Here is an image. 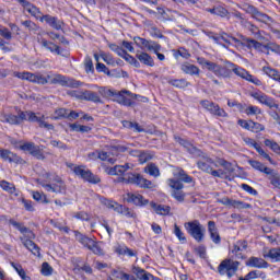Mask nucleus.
<instances>
[{"mask_svg": "<svg viewBox=\"0 0 280 280\" xmlns=\"http://www.w3.org/2000/svg\"><path fill=\"white\" fill-rule=\"evenodd\" d=\"M136 58L141 62V65H145V67H154V58L150 56L148 52L137 51Z\"/></svg>", "mask_w": 280, "mask_h": 280, "instance_id": "nucleus-29", "label": "nucleus"}, {"mask_svg": "<svg viewBox=\"0 0 280 280\" xmlns=\"http://www.w3.org/2000/svg\"><path fill=\"white\" fill-rule=\"evenodd\" d=\"M264 130H266V127L264 125L250 120V127H249L250 132L257 133V132H264Z\"/></svg>", "mask_w": 280, "mask_h": 280, "instance_id": "nucleus-54", "label": "nucleus"}, {"mask_svg": "<svg viewBox=\"0 0 280 280\" xmlns=\"http://www.w3.org/2000/svg\"><path fill=\"white\" fill-rule=\"evenodd\" d=\"M267 51H273L275 54H280V46L275 43H269L265 45Z\"/></svg>", "mask_w": 280, "mask_h": 280, "instance_id": "nucleus-64", "label": "nucleus"}, {"mask_svg": "<svg viewBox=\"0 0 280 280\" xmlns=\"http://www.w3.org/2000/svg\"><path fill=\"white\" fill-rule=\"evenodd\" d=\"M173 233L177 237V240L179 242H182V244H186L187 243V237L185 236V232H183V230H180V226H178V224L174 225Z\"/></svg>", "mask_w": 280, "mask_h": 280, "instance_id": "nucleus-49", "label": "nucleus"}, {"mask_svg": "<svg viewBox=\"0 0 280 280\" xmlns=\"http://www.w3.org/2000/svg\"><path fill=\"white\" fill-rule=\"evenodd\" d=\"M150 207L158 215H170V211H172L170 206L159 205L154 201L150 203Z\"/></svg>", "mask_w": 280, "mask_h": 280, "instance_id": "nucleus-31", "label": "nucleus"}, {"mask_svg": "<svg viewBox=\"0 0 280 280\" xmlns=\"http://www.w3.org/2000/svg\"><path fill=\"white\" fill-rule=\"evenodd\" d=\"M21 5L24 7V10L28 12L31 16H34L35 19L39 20L43 19V13L40 12V9H38L36 5L32 4L27 0H18Z\"/></svg>", "mask_w": 280, "mask_h": 280, "instance_id": "nucleus-19", "label": "nucleus"}, {"mask_svg": "<svg viewBox=\"0 0 280 280\" xmlns=\"http://www.w3.org/2000/svg\"><path fill=\"white\" fill-rule=\"evenodd\" d=\"M74 235H75L77 242H80V244H82V246H84L85 248H90L94 242L92 238H90L89 236L78 231H74Z\"/></svg>", "mask_w": 280, "mask_h": 280, "instance_id": "nucleus-40", "label": "nucleus"}, {"mask_svg": "<svg viewBox=\"0 0 280 280\" xmlns=\"http://www.w3.org/2000/svg\"><path fill=\"white\" fill-rule=\"evenodd\" d=\"M20 241L22 242L23 246L27 248L33 255H36L37 257H40V247L37 246L34 241L27 240L25 237H20Z\"/></svg>", "mask_w": 280, "mask_h": 280, "instance_id": "nucleus-28", "label": "nucleus"}, {"mask_svg": "<svg viewBox=\"0 0 280 280\" xmlns=\"http://www.w3.org/2000/svg\"><path fill=\"white\" fill-rule=\"evenodd\" d=\"M14 78H19L20 80H27L28 82H33V84H48L49 80L43 77L42 74H36L32 72H13Z\"/></svg>", "mask_w": 280, "mask_h": 280, "instance_id": "nucleus-11", "label": "nucleus"}, {"mask_svg": "<svg viewBox=\"0 0 280 280\" xmlns=\"http://www.w3.org/2000/svg\"><path fill=\"white\" fill-rule=\"evenodd\" d=\"M243 23H244L243 27H245V30H248V32H250V34H253V36H254V38H256V40H266V37L261 33V30H259V27H257V25L253 24L249 21H243Z\"/></svg>", "mask_w": 280, "mask_h": 280, "instance_id": "nucleus-23", "label": "nucleus"}, {"mask_svg": "<svg viewBox=\"0 0 280 280\" xmlns=\"http://www.w3.org/2000/svg\"><path fill=\"white\" fill-rule=\"evenodd\" d=\"M221 40L225 43L223 47H226V48H229L230 45H242V40L226 34L225 32L221 33Z\"/></svg>", "mask_w": 280, "mask_h": 280, "instance_id": "nucleus-37", "label": "nucleus"}, {"mask_svg": "<svg viewBox=\"0 0 280 280\" xmlns=\"http://www.w3.org/2000/svg\"><path fill=\"white\" fill-rule=\"evenodd\" d=\"M250 96L256 100V102H259V104H264L265 106H268V108H279V104L275 102V98L266 95V93L261 91L252 92Z\"/></svg>", "mask_w": 280, "mask_h": 280, "instance_id": "nucleus-14", "label": "nucleus"}, {"mask_svg": "<svg viewBox=\"0 0 280 280\" xmlns=\"http://www.w3.org/2000/svg\"><path fill=\"white\" fill-rule=\"evenodd\" d=\"M43 187L46 189V191H52L54 194H62V191L67 189L62 177L58 175L54 176L51 184H44Z\"/></svg>", "mask_w": 280, "mask_h": 280, "instance_id": "nucleus-13", "label": "nucleus"}, {"mask_svg": "<svg viewBox=\"0 0 280 280\" xmlns=\"http://www.w3.org/2000/svg\"><path fill=\"white\" fill-rule=\"evenodd\" d=\"M88 248H89V250H92V253L94 255H104V249H102L100 244H97V242H95V241L92 242V244Z\"/></svg>", "mask_w": 280, "mask_h": 280, "instance_id": "nucleus-57", "label": "nucleus"}, {"mask_svg": "<svg viewBox=\"0 0 280 280\" xmlns=\"http://www.w3.org/2000/svg\"><path fill=\"white\" fill-rule=\"evenodd\" d=\"M237 270H240V261L233 260L231 258L223 259L217 268L219 275H221V277L225 276L228 279L235 277Z\"/></svg>", "mask_w": 280, "mask_h": 280, "instance_id": "nucleus-7", "label": "nucleus"}, {"mask_svg": "<svg viewBox=\"0 0 280 280\" xmlns=\"http://www.w3.org/2000/svg\"><path fill=\"white\" fill-rule=\"evenodd\" d=\"M22 25L26 27V30H30V32H38V25L31 20L23 21Z\"/></svg>", "mask_w": 280, "mask_h": 280, "instance_id": "nucleus-59", "label": "nucleus"}, {"mask_svg": "<svg viewBox=\"0 0 280 280\" xmlns=\"http://www.w3.org/2000/svg\"><path fill=\"white\" fill-rule=\"evenodd\" d=\"M69 128L72 130V132H91V127L84 126V125H78V124H70Z\"/></svg>", "mask_w": 280, "mask_h": 280, "instance_id": "nucleus-47", "label": "nucleus"}, {"mask_svg": "<svg viewBox=\"0 0 280 280\" xmlns=\"http://www.w3.org/2000/svg\"><path fill=\"white\" fill-rule=\"evenodd\" d=\"M73 218H75L77 220H82L83 222H89V220H91V214L85 211H80L74 213Z\"/></svg>", "mask_w": 280, "mask_h": 280, "instance_id": "nucleus-58", "label": "nucleus"}, {"mask_svg": "<svg viewBox=\"0 0 280 280\" xmlns=\"http://www.w3.org/2000/svg\"><path fill=\"white\" fill-rule=\"evenodd\" d=\"M38 43L44 47L45 49H48V51H51V54H57V56H60V46L54 44L52 42H49L45 38L38 39Z\"/></svg>", "mask_w": 280, "mask_h": 280, "instance_id": "nucleus-32", "label": "nucleus"}, {"mask_svg": "<svg viewBox=\"0 0 280 280\" xmlns=\"http://www.w3.org/2000/svg\"><path fill=\"white\" fill-rule=\"evenodd\" d=\"M208 233L213 244H217V245L222 244V237L220 236V232L218 231V226L215 225L214 221L208 222Z\"/></svg>", "mask_w": 280, "mask_h": 280, "instance_id": "nucleus-22", "label": "nucleus"}, {"mask_svg": "<svg viewBox=\"0 0 280 280\" xmlns=\"http://www.w3.org/2000/svg\"><path fill=\"white\" fill-rule=\"evenodd\" d=\"M167 82L175 89H187L189 86V82L185 79H170Z\"/></svg>", "mask_w": 280, "mask_h": 280, "instance_id": "nucleus-45", "label": "nucleus"}, {"mask_svg": "<svg viewBox=\"0 0 280 280\" xmlns=\"http://www.w3.org/2000/svg\"><path fill=\"white\" fill-rule=\"evenodd\" d=\"M5 122L11 124L12 126H19L23 124V121H32L37 122L39 128H45L46 130H54V125L45 121V115H36L34 112H23L21 109L18 110V115L9 114L4 116Z\"/></svg>", "mask_w": 280, "mask_h": 280, "instance_id": "nucleus-2", "label": "nucleus"}, {"mask_svg": "<svg viewBox=\"0 0 280 280\" xmlns=\"http://www.w3.org/2000/svg\"><path fill=\"white\" fill-rule=\"evenodd\" d=\"M185 230L187 231L188 235L195 240L198 244L201 242H205V235L207 233V229L205 225L200 223L198 220H192L189 222H186L184 224Z\"/></svg>", "mask_w": 280, "mask_h": 280, "instance_id": "nucleus-6", "label": "nucleus"}, {"mask_svg": "<svg viewBox=\"0 0 280 280\" xmlns=\"http://www.w3.org/2000/svg\"><path fill=\"white\" fill-rule=\"evenodd\" d=\"M75 176H79V178H82L83 180H86L88 183H93L94 185H97V183H101L102 179H100L98 176L94 175L91 170L86 168L84 165H79L74 168Z\"/></svg>", "mask_w": 280, "mask_h": 280, "instance_id": "nucleus-10", "label": "nucleus"}, {"mask_svg": "<svg viewBox=\"0 0 280 280\" xmlns=\"http://www.w3.org/2000/svg\"><path fill=\"white\" fill-rule=\"evenodd\" d=\"M125 200L131 202L132 205H136V207H145V205L150 202L148 199L143 198V195L137 192H127L125 195Z\"/></svg>", "mask_w": 280, "mask_h": 280, "instance_id": "nucleus-18", "label": "nucleus"}, {"mask_svg": "<svg viewBox=\"0 0 280 280\" xmlns=\"http://www.w3.org/2000/svg\"><path fill=\"white\" fill-rule=\"evenodd\" d=\"M0 159L8 161L9 163H14L19 161V156L8 149H0Z\"/></svg>", "mask_w": 280, "mask_h": 280, "instance_id": "nucleus-39", "label": "nucleus"}, {"mask_svg": "<svg viewBox=\"0 0 280 280\" xmlns=\"http://www.w3.org/2000/svg\"><path fill=\"white\" fill-rule=\"evenodd\" d=\"M267 176L269 177V180L271 183V185H273V187H277L278 189H280V177L277 173H275V171H272L271 174H267Z\"/></svg>", "mask_w": 280, "mask_h": 280, "instance_id": "nucleus-55", "label": "nucleus"}, {"mask_svg": "<svg viewBox=\"0 0 280 280\" xmlns=\"http://www.w3.org/2000/svg\"><path fill=\"white\" fill-rule=\"evenodd\" d=\"M9 224H11L12 226H14V229H16L18 231H20V233H22L23 236L20 237H25V240H36V234H34V232L27 228H25V225H23V223L21 222H16L14 220H10Z\"/></svg>", "mask_w": 280, "mask_h": 280, "instance_id": "nucleus-17", "label": "nucleus"}, {"mask_svg": "<svg viewBox=\"0 0 280 280\" xmlns=\"http://www.w3.org/2000/svg\"><path fill=\"white\" fill-rule=\"evenodd\" d=\"M264 143H265L266 148H270V150H272V152H275L276 154L279 153L280 145H279V143H277V141L270 140V139H265Z\"/></svg>", "mask_w": 280, "mask_h": 280, "instance_id": "nucleus-52", "label": "nucleus"}, {"mask_svg": "<svg viewBox=\"0 0 280 280\" xmlns=\"http://www.w3.org/2000/svg\"><path fill=\"white\" fill-rule=\"evenodd\" d=\"M247 14H250L255 21H258L259 23H272V18H270L268 14L260 12L257 8L254 5H248L246 10Z\"/></svg>", "mask_w": 280, "mask_h": 280, "instance_id": "nucleus-15", "label": "nucleus"}, {"mask_svg": "<svg viewBox=\"0 0 280 280\" xmlns=\"http://www.w3.org/2000/svg\"><path fill=\"white\" fill-rule=\"evenodd\" d=\"M128 170H130V164L116 165L114 167L107 168L106 172L109 176H121V174H126Z\"/></svg>", "mask_w": 280, "mask_h": 280, "instance_id": "nucleus-30", "label": "nucleus"}, {"mask_svg": "<svg viewBox=\"0 0 280 280\" xmlns=\"http://www.w3.org/2000/svg\"><path fill=\"white\" fill-rule=\"evenodd\" d=\"M65 86H68L69 89H80V86H84V83L82 81H78L75 79H71L69 77H66Z\"/></svg>", "mask_w": 280, "mask_h": 280, "instance_id": "nucleus-48", "label": "nucleus"}, {"mask_svg": "<svg viewBox=\"0 0 280 280\" xmlns=\"http://www.w3.org/2000/svg\"><path fill=\"white\" fill-rule=\"evenodd\" d=\"M122 180L125 183H130L131 185H138V187H142L143 189H152L154 184L139 174L128 173L124 176Z\"/></svg>", "mask_w": 280, "mask_h": 280, "instance_id": "nucleus-9", "label": "nucleus"}, {"mask_svg": "<svg viewBox=\"0 0 280 280\" xmlns=\"http://www.w3.org/2000/svg\"><path fill=\"white\" fill-rule=\"evenodd\" d=\"M176 143H179L189 154H192V156H201V159L197 162V166L201 172H206V174H211L214 167H218V160L213 161L211 158L203 155L202 151L198 148H196L194 144H191L189 141L180 138L175 137Z\"/></svg>", "mask_w": 280, "mask_h": 280, "instance_id": "nucleus-3", "label": "nucleus"}, {"mask_svg": "<svg viewBox=\"0 0 280 280\" xmlns=\"http://www.w3.org/2000/svg\"><path fill=\"white\" fill-rule=\"evenodd\" d=\"M154 159V154L149 151H140V155L138 158L139 163H148V161H152Z\"/></svg>", "mask_w": 280, "mask_h": 280, "instance_id": "nucleus-50", "label": "nucleus"}, {"mask_svg": "<svg viewBox=\"0 0 280 280\" xmlns=\"http://www.w3.org/2000/svg\"><path fill=\"white\" fill-rule=\"evenodd\" d=\"M144 49L153 51V54H158V51H161V45L154 40H148Z\"/></svg>", "mask_w": 280, "mask_h": 280, "instance_id": "nucleus-51", "label": "nucleus"}, {"mask_svg": "<svg viewBox=\"0 0 280 280\" xmlns=\"http://www.w3.org/2000/svg\"><path fill=\"white\" fill-rule=\"evenodd\" d=\"M241 45L245 46L247 49H255L256 51H265L266 49V45L253 38H243Z\"/></svg>", "mask_w": 280, "mask_h": 280, "instance_id": "nucleus-24", "label": "nucleus"}, {"mask_svg": "<svg viewBox=\"0 0 280 280\" xmlns=\"http://www.w3.org/2000/svg\"><path fill=\"white\" fill-rule=\"evenodd\" d=\"M248 248V243L246 241H238L233 246L232 255L236 257V259H244V250Z\"/></svg>", "mask_w": 280, "mask_h": 280, "instance_id": "nucleus-25", "label": "nucleus"}, {"mask_svg": "<svg viewBox=\"0 0 280 280\" xmlns=\"http://www.w3.org/2000/svg\"><path fill=\"white\" fill-rule=\"evenodd\" d=\"M88 159L90 161H97L100 159L101 161H107V163H110L112 165L115 164V161H117L115 158H110V154L107 152H100V151H94L88 154Z\"/></svg>", "mask_w": 280, "mask_h": 280, "instance_id": "nucleus-21", "label": "nucleus"}, {"mask_svg": "<svg viewBox=\"0 0 280 280\" xmlns=\"http://www.w3.org/2000/svg\"><path fill=\"white\" fill-rule=\"evenodd\" d=\"M20 241L22 242L23 246L27 248L33 255H36L37 257H40V247L37 246L34 241L27 240L25 237H20Z\"/></svg>", "mask_w": 280, "mask_h": 280, "instance_id": "nucleus-27", "label": "nucleus"}, {"mask_svg": "<svg viewBox=\"0 0 280 280\" xmlns=\"http://www.w3.org/2000/svg\"><path fill=\"white\" fill-rule=\"evenodd\" d=\"M67 95H69L70 97H75V100H83L84 98V91L69 90L67 92Z\"/></svg>", "mask_w": 280, "mask_h": 280, "instance_id": "nucleus-60", "label": "nucleus"}, {"mask_svg": "<svg viewBox=\"0 0 280 280\" xmlns=\"http://www.w3.org/2000/svg\"><path fill=\"white\" fill-rule=\"evenodd\" d=\"M200 105L202 108L208 110L211 115H214L215 117H229V114L224 110V108H221L220 105L211 102V101H201Z\"/></svg>", "mask_w": 280, "mask_h": 280, "instance_id": "nucleus-12", "label": "nucleus"}, {"mask_svg": "<svg viewBox=\"0 0 280 280\" xmlns=\"http://www.w3.org/2000/svg\"><path fill=\"white\" fill-rule=\"evenodd\" d=\"M262 257L271 259V261H280V248H271L266 254L264 253Z\"/></svg>", "mask_w": 280, "mask_h": 280, "instance_id": "nucleus-46", "label": "nucleus"}, {"mask_svg": "<svg viewBox=\"0 0 280 280\" xmlns=\"http://www.w3.org/2000/svg\"><path fill=\"white\" fill-rule=\"evenodd\" d=\"M246 266L249 268H268L270 265L264 258L252 256L246 261Z\"/></svg>", "mask_w": 280, "mask_h": 280, "instance_id": "nucleus-26", "label": "nucleus"}, {"mask_svg": "<svg viewBox=\"0 0 280 280\" xmlns=\"http://www.w3.org/2000/svg\"><path fill=\"white\" fill-rule=\"evenodd\" d=\"M173 176L174 178L167 179V185L173 189L172 196L177 200L178 202H183L185 200V184H191L194 183V177L189 176L185 170L180 167H174L173 168Z\"/></svg>", "mask_w": 280, "mask_h": 280, "instance_id": "nucleus-1", "label": "nucleus"}, {"mask_svg": "<svg viewBox=\"0 0 280 280\" xmlns=\"http://www.w3.org/2000/svg\"><path fill=\"white\" fill-rule=\"evenodd\" d=\"M0 187L3 189V191H7V194H10L11 196H19L16 192V186L5 179L0 180Z\"/></svg>", "mask_w": 280, "mask_h": 280, "instance_id": "nucleus-38", "label": "nucleus"}, {"mask_svg": "<svg viewBox=\"0 0 280 280\" xmlns=\"http://www.w3.org/2000/svg\"><path fill=\"white\" fill-rule=\"evenodd\" d=\"M180 69L187 75H200V68L194 66L192 63L184 62L182 63Z\"/></svg>", "mask_w": 280, "mask_h": 280, "instance_id": "nucleus-34", "label": "nucleus"}, {"mask_svg": "<svg viewBox=\"0 0 280 280\" xmlns=\"http://www.w3.org/2000/svg\"><path fill=\"white\" fill-rule=\"evenodd\" d=\"M198 65L202 67V69H207L208 71H212L217 78H231V63L226 62L225 66H220L213 61H209L202 57L197 58Z\"/></svg>", "mask_w": 280, "mask_h": 280, "instance_id": "nucleus-5", "label": "nucleus"}, {"mask_svg": "<svg viewBox=\"0 0 280 280\" xmlns=\"http://www.w3.org/2000/svg\"><path fill=\"white\" fill-rule=\"evenodd\" d=\"M39 21L40 23H47V25L52 27V30H57V31L62 30V25H65V23L58 20V18L49 14L43 15Z\"/></svg>", "mask_w": 280, "mask_h": 280, "instance_id": "nucleus-20", "label": "nucleus"}, {"mask_svg": "<svg viewBox=\"0 0 280 280\" xmlns=\"http://www.w3.org/2000/svg\"><path fill=\"white\" fill-rule=\"evenodd\" d=\"M40 272L44 277H51V275H54V268L49 265V262H43Z\"/></svg>", "mask_w": 280, "mask_h": 280, "instance_id": "nucleus-53", "label": "nucleus"}, {"mask_svg": "<svg viewBox=\"0 0 280 280\" xmlns=\"http://www.w3.org/2000/svg\"><path fill=\"white\" fill-rule=\"evenodd\" d=\"M46 80H48L50 84H59L60 86H65L67 82V77L62 74H54V75H47Z\"/></svg>", "mask_w": 280, "mask_h": 280, "instance_id": "nucleus-42", "label": "nucleus"}, {"mask_svg": "<svg viewBox=\"0 0 280 280\" xmlns=\"http://www.w3.org/2000/svg\"><path fill=\"white\" fill-rule=\"evenodd\" d=\"M145 174H149L150 176H153L154 178H159L161 176V171L159 170V166L154 163H150L144 167Z\"/></svg>", "mask_w": 280, "mask_h": 280, "instance_id": "nucleus-44", "label": "nucleus"}, {"mask_svg": "<svg viewBox=\"0 0 280 280\" xmlns=\"http://www.w3.org/2000/svg\"><path fill=\"white\" fill-rule=\"evenodd\" d=\"M83 101L93 102L94 104H102V98L100 97V94L91 90L83 91Z\"/></svg>", "mask_w": 280, "mask_h": 280, "instance_id": "nucleus-35", "label": "nucleus"}, {"mask_svg": "<svg viewBox=\"0 0 280 280\" xmlns=\"http://www.w3.org/2000/svg\"><path fill=\"white\" fill-rule=\"evenodd\" d=\"M245 113L250 116V115H261V108L258 106H253L249 105L248 107L245 108Z\"/></svg>", "mask_w": 280, "mask_h": 280, "instance_id": "nucleus-61", "label": "nucleus"}, {"mask_svg": "<svg viewBox=\"0 0 280 280\" xmlns=\"http://www.w3.org/2000/svg\"><path fill=\"white\" fill-rule=\"evenodd\" d=\"M262 71L268 78L280 84V72L279 70L271 68L270 66L262 67Z\"/></svg>", "mask_w": 280, "mask_h": 280, "instance_id": "nucleus-36", "label": "nucleus"}, {"mask_svg": "<svg viewBox=\"0 0 280 280\" xmlns=\"http://www.w3.org/2000/svg\"><path fill=\"white\" fill-rule=\"evenodd\" d=\"M248 164L253 170H257V172H262V174H272V168L264 165V163L256 160H248Z\"/></svg>", "mask_w": 280, "mask_h": 280, "instance_id": "nucleus-33", "label": "nucleus"}, {"mask_svg": "<svg viewBox=\"0 0 280 280\" xmlns=\"http://www.w3.org/2000/svg\"><path fill=\"white\" fill-rule=\"evenodd\" d=\"M133 275H136L138 277V279L140 280H154V276H152L151 273L147 272L145 270L139 268V267H135L133 268Z\"/></svg>", "mask_w": 280, "mask_h": 280, "instance_id": "nucleus-43", "label": "nucleus"}, {"mask_svg": "<svg viewBox=\"0 0 280 280\" xmlns=\"http://www.w3.org/2000/svg\"><path fill=\"white\" fill-rule=\"evenodd\" d=\"M218 202H220V205H224L225 207H233V209H250V203L231 199L229 197L218 199Z\"/></svg>", "mask_w": 280, "mask_h": 280, "instance_id": "nucleus-16", "label": "nucleus"}, {"mask_svg": "<svg viewBox=\"0 0 280 280\" xmlns=\"http://www.w3.org/2000/svg\"><path fill=\"white\" fill-rule=\"evenodd\" d=\"M31 154L32 156H35V159H38V161H45V154H43L40 147L36 145Z\"/></svg>", "mask_w": 280, "mask_h": 280, "instance_id": "nucleus-63", "label": "nucleus"}, {"mask_svg": "<svg viewBox=\"0 0 280 280\" xmlns=\"http://www.w3.org/2000/svg\"><path fill=\"white\" fill-rule=\"evenodd\" d=\"M217 165L218 167H222L225 170V174H233L235 172V167H233V164L222 158L217 159Z\"/></svg>", "mask_w": 280, "mask_h": 280, "instance_id": "nucleus-41", "label": "nucleus"}, {"mask_svg": "<svg viewBox=\"0 0 280 280\" xmlns=\"http://www.w3.org/2000/svg\"><path fill=\"white\" fill-rule=\"evenodd\" d=\"M124 128H129L131 130H135L136 132H141L143 129L139 126L137 122L125 120L122 122Z\"/></svg>", "mask_w": 280, "mask_h": 280, "instance_id": "nucleus-56", "label": "nucleus"}, {"mask_svg": "<svg viewBox=\"0 0 280 280\" xmlns=\"http://www.w3.org/2000/svg\"><path fill=\"white\" fill-rule=\"evenodd\" d=\"M98 93L103 97H113L114 102H117L122 106H135V101L132 100H143V102L148 100L145 97L133 94L130 91H126V90L118 92V91L106 89V88H100Z\"/></svg>", "mask_w": 280, "mask_h": 280, "instance_id": "nucleus-4", "label": "nucleus"}, {"mask_svg": "<svg viewBox=\"0 0 280 280\" xmlns=\"http://www.w3.org/2000/svg\"><path fill=\"white\" fill-rule=\"evenodd\" d=\"M231 67V74L235 73L238 78H242L243 80H246L247 82H252V84H255L256 86H261V80H259L256 77H253V74L248 73L246 69L235 65V63H230Z\"/></svg>", "mask_w": 280, "mask_h": 280, "instance_id": "nucleus-8", "label": "nucleus"}, {"mask_svg": "<svg viewBox=\"0 0 280 280\" xmlns=\"http://www.w3.org/2000/svg\"><path fill=\"white\" fill-rule=\"evenodd\" d=\"M133 42L137 45V47H139L140 49H145L147 45H148V39L136 36L133 37Z\"/></svg>", "mask_w": 280, "mask_h": 280, "instance_id": "nucleus-62", "label": "nucleus"}]
</instances>
